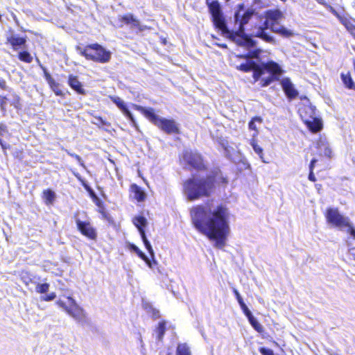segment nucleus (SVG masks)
Listing matches in <instances>:
<instances>
[{
	"mask_svg": "<svg viewBox=\"0 0 355 355\" xmlns=\"http://www.w3.org/2000/svg\"><path fill=\"white\" fill-rule=\"evenodd\" d=\"M67 302H64L59 300L56 303L62 308L78 323L83 325L87 322V315L83 310L71 297H67Z\"/></svg>",
	"mask_w": 355,
	"mask_h": 355,
	"instance_id": "8",
	"label": "nucleus"
},
{
	"mask_svg": "<svg viewBox=\"0 0 355 355\" xmlns=\"http://www.w3.org/2000/svg\"><path fill=\"white\" fill-rule=\"evenodd\" d=\"M354 33H355V31H354Z\"/></svg>",
	"mask_w": 355,
	"mask_h": 355,
	"instance_id": "61",
	"label": "nucleus"
},
{
	"mask_svg": "<svg viewBox=\"0 0 355 355\" xmlns=\"http://www.w3.org/2000/svg\"><path fill=\"white\" fill-rule=\"evenodd\" d=\"M49 284L47 283L37 284L35 288V291L38 293H46L49 291Z\"/></svg>",
	"mask_w": 355,
	"mask_h": 355,
	"instance_id": "32",
	"label": "nucleus"
},
{
	"mask_svg": "<svg viewBox=\"0 0 355 355\" xmlns=\"http://www.w3.org/2000/svg\"><path fill=\"white\" fill-rule=\"evenodd\" d=\"M77 49L79 53L87 60H92L101 63L107 62L111 58V53L98 44L89 45L84 49L78 47Z\"/></svg>",
	"mask_w": 355,
	"mask_h": 355,
	"instance_id": "9",
	"label": "nucleus"
},
{
	"mask_svg": "<svg viewBox=\"0 0 355 355\" xmlns=\"http://www.w3.org/2000/svg\"><path fill=\"white\" fill-rule=\"evenodd\" d=\"M281 85L288 98H294L298 95V92L295 88L294 85L291 83L289 78H283L281 81Z\"/></svg>",
	"mask_w": 355,
	"mask_h": 355,
	"instance_id": "17",
	"label": "nucleus"
},
{
	"mask_svg": "<svg viewBox=\"0 0 355 355\" xmlns=\"http://www.w3.org/2000/svg\"><path fill=\"white\" fill-rule=\"evenodd\" d=\"M0 87L2 88V89H6V83L5 80L0 79Z\"/></svg>",
	"mask_w": 355,
	"mask_h": 355,
	"instance_id": "50",
	"label": "nucleus"
},
{
	"mask_svg": "<svg viewBox=\"0 0 355 355\" xmlns=\"http://www.w3.org/2000/svg\"><path fill=\"white\" fill-rule=\"evenodd\" d=\"M252 15L253 12L249 10L244 12L243 14H241L240 12L235 13V23L239 26V28L238 31L236 32V37L234 35L233 37H231L235 40L239 45L246 46L248 48L254 46V42L251 38L243 37V34L244 31V25L248 23Z\"/></svg>",
	"mask_w": 355,
	"mask_h": 355,
	"instance_id": "5",
	"label": "nucleus"
},
{
	"mask_svg": "<svg viewBox=\"0 0 355 355\" xmlns=\"http://www.w3.org/2000/svg\"><path fill=\"white\" fill-rule=\"evenodd\" d=\"M176 355H191V352L186 344H180L178 346Z\"/></svg>",
	"mask_w": 355,
	"mask_h": 355,
	"instance_id": "31",
	"label": "nucleus"
},
{
	"mask_svg": "<svg viewBox=\"0 0 355 355\" xmlns=\"http://www.w3.org/2000/svg\"><path fill=\"white\" fill-rule=\"evenodd\" d=\"M318 145L319 152L321 155H323L328 157H331V150L329 148V146L327 143H326L324 141H320Z\"/></svg>",
	"mask_w": 355,
	"mask_h": 355,
	"instance_id": "23",
	"label": "nucleus"
},
{
	"mask_svg": "<svg viewBox=\"0 0 355 355\" xmlns=\"http://www.w3.org/2000/svg\"><path fill=\"white\" fill-rule=\"evenodd\" d=\"M259 352L262 355H275L272 349L265 347L260 348Z\"/></svg>",
	"mask_w": 355,
	"mask_h": 355,
	"instance_id": "41",
	"label": "nucleus"
},
{
	"mask_svg": "<svg viewBox=\"0 0 355 355\" xmlns=\"http://www.w3.org/2000/svg\"><path fill=\"white\" fill-rule=\"evenodd\" d=\"M234 293L235 294V296L236 297V300H237L239 305L244 303L240 293H239V291L236 289L234 288Z\"/></svg>",
	"mask_w": 355,
	"mask_h": 355,
	"instance_id": "43",
	"label": "nucleus"
},
{
	"mask_svg": "<svg viewBox=\"0 0 355 355\" xmlns=\"http://www.w3.org/2000/svg\"><path fill=\"white\" fill-rule=\"evenodd\" d=\"M150 254H151L150 253ZM150 256L152 257V258L153 259V263H155V261H154V255L153 256L150 255Z\"/></svg>",
	"mask_w": 355,
	"mask_h": 355,
	"instance_id": "56",
	"label": "nucleus"
},
{
	"mask_svg": "<svg viewBox=\"0 0 355 355\" xmlns=\"http://www.w3.org/2000/svg\"><path fill=\"white\" fill-rule=\"evenodd\" d=\"M45 77L47 83H49L50 87L54 92V93L57 96L62 95V92L59 88V84L54 80V79L51 76V75L46 72Z\"/></svg>",
	"mask_w": 355,
	"mask_h": 355,
	"instance_id": "19",
	"label": "nucleus"
},
{
	"mask_svg": "<svg viewBox=\"0 0 355 355\" xmlns=\"http://www.w3.org/2000/svg\"><path fill=\"white\" fill-rule=\"evenodd\" d=\"M137 255L141 258L146 263V264L150 267V268H153V264H152V262L150 261V260L148 259V257L142 252V251H140Z\"/></svg>",
	"mask_w": 355,
	"mask_h": 355,
	"instance_id": "38",
	"label": "nucleus"
},
{
	"mask_svg": "<svg viewBox=\"0 0 355 355\" xmlns=\"http://www.w3.org/2000/svg\"><path fill=\"white\" fill-rule=\"evenodd\" d=\"M255 63L252 60L248 61L245 64H241L238 67V69L241 71L248 72L252 70L253 67H254Z\"/></svg>",
	"mask_w": 355,
	"mask_h": 355,
	"instance_id": "30",
	"label": "nucleus"
},
{
	"mask_svg": "<svg viewBox=\"0 0 355 355\" xmlns=\"http://www.w3.org/2000/svg\"><path fill=\"white\" fill-rule=\"evenodd\" d=\"M153 316L154 317H159V311H155V310H153Z\"/></svg>",
	"mask_w": 355,
	"mask_h": 355,
	"instance_id": "54",
	"label": "nucleus"
},
{
	"mask_svg": "<svg viewBox=\"0 0 355 355\" xmlns=\"http://www.w3.org/2000/svg\"><path fill=\"white\" fill-rule=\"evenodd\" d=\"M316 162H317V160L315 159H313L311 160V164L309 165V170L310 171H313L314 167H315V164Z\"/></svg>",
	"mask_w": 355,
	"mask_h": 355,
	"instance_id": "49",
	"label": "nucleus"
},
{
	"mask_svg": "<svg viewBox=\"0 0 355 355\" xmlns=\"http://www.w3.org/2000/svg\"><path fill=\"white\" fill-rule=\"evenodd\" d=\"M308 178L311 182H315L316 181V178L315 177L314 173H313V171H310Z\"/></svg>",
	"mask_w": 355,
	"mask_h": 355,
	"instance_id": "47",
	"label": "nucleus"
},
{
	"mask_svg": "<svg viewBox=\"0 0 355 355\" xmlns=\"http://www.w3.org/2000/svg\"><path fill=\"white\" fill-rule=\"evenodd\" d=\"M340 76H341L342 81L346 87H347L348 89H354L355 88L354 82L353 81L349 72L342 73Z\"/></svg>",
	"mask_w": 355,
	"mask_h": 355,
	"instance_id": "21",
	"label": "nucleus"
},
{
	"mask_svg": "<svg viewBox=\"0 0 355 355\" xmlns=\"http://www.w3.org/2000/svg\"><path fill=\"white\" fill-rule=\"evenodd\" d=\"M331 355H338V354H331Z\"/></svg>",
	"mask_w": 355,
	"mask_h": 355,
	"instance_id": "60",
	"label": "nucleus"
},
{
	"mask_svg": "<svg viewBox=\"0 0 355 355\" xmlns=\"http://www.w3.org/2000/svg\"><path fill=\"white\" fill-rule=\"evenodd\" d=\"M69 84L70 87L76 91L78 94H84L85 90L82 87L81 83L78 80L76 76H69Z\"/></svg>",
	"mask_w": 355,
	"mask_h": 355,
	"instance_id": "18",
	"label": "nucleus"
},
{
	"mask_svg": "<svg viewBox=\"0 0 355 355\" xmlns=\"http://www.w3.org/2000/svg\"><path fill=\"white\" fill-rule=\"evenodd\" d=\"M248 319L250 324L257 331H258L259 333H261L263 331V326L257 321V320L253 315H252Z\"/></svg>",
	"mask_w": 355,
	"mask_h": 355,
	"instance_id": "28",
	"label": "nucleus"
},
{
	"mask_svg": "<svg viewBox=\"0 0 355 355\" xmlns=\"http://www.w3.org/2000/svg\"><path fill=\"white\" fill-rule=\"evenodd\" d=\"M190 215L195 228L214 241L215 248L223 249L226 245L230 214L225 206L198 205L191 209Z\"/></svg>",
	"mask_w": 355,
	"mask_h": 355,
	"instance_id": "1",
	"label": "nucleus"
},
{
	"mask_svg": "<svg viewBox=\"0 0 355 355\" xmlns=\"http://www.w3.org/2000/svg\"><path fill=\"white\" fill-rule=\"evenodd\" d=\"M258 56V53L257 51L255 52H253L252 54H251L250 53H249L247 55H241V57L242 58H256Z\"/></svg>",
	"mask_w": 355,
	"mask_h": 355,
	"instance_id": "45",
	"label": "nucleus"
},
{
	"mask_svg": "<svg viewBox=\"0 0 355 355\" xmlns=\"http://www.w3.org/2000/svg\"><path fill=\"white\" fill-rule=\"evenodd\" d=\"M78 229L80 232L90 239H95L96 233L95 229L89 223L81 221L79 219L76 220Z\"/></svg>",
	"mask_w": 355,
	"mask_h": 355,
	"instance_id": "14",
	"label": "nucleus"
},
{
	"mask_svg": "<svg viewBox=\"0 0 355 355\" xmlns=\"http://www.w3.org/2000/svg\"><path fill=\"white\" fill-rule=\"evenodd\" d=\"M318 3L321 4V5H323V6H325L326 5V3L324 1V0H315Z\"/></svg>",
	"mask_w": 355,
	"mask_h": 355,
	"instance_id": "53",
	"label": "nucleus"
},
{
	"mask_svg": "<svg viewBox=\"0 0 355 355\" xmlns=\"http://www.w3.org/2000/svg\"><path fill=\"white\" fill-rule=\"evenodd\" d=\"M223 182H226L227 181L225 180V178H223Z\"/></svg>",
	"mask_w": 355,
	"mask_h": 355,
	"instance_id": "58",
	"label": "nucleus"
},
{
	"mask_svg": "<svg viewBox=\"0 0 355 355\" xmlns=\"http://www.w3.org/2000/svg\"><path fill=\"white\" fill-rule=\"evenodd\" d=\"M207 4L215 26L221 31L223 35L227 37H233V33H231L226 26L219 2L217 0H207Z\"/></svg>",
	"mask_w": 355,
	"mask_h": 355,
	"instance_id": "10",
	"label": "nucleus"
},
{
	"mask_svg": "<svg viewBox=\"0 0 355 355\" xmlns=\"http://www.w3.org/2000/svg\"><path fill=\"white\" fill-rule=\"evenodd\" d=\"M130 249L133 250L137 254L141 251L140 249L134 244L130 245Z\"/></svg>",
	"mask_w": 355,
	"mask_h": 355,
	"instance_id": "48",
	"label": "nucleus"
},
{
	"mask_svg": "<svg viewBox=\"0 0 355 355\" xmlns=\"http://www.w3.org/2000/svg\"><path fill=\"white\" fill-rule=\"evenodd\" d=\"M131 190L133 193L134 198L139 202L143 201L146 198L145 193L141 190V189L137 186L132 185L131 187Z\"/></svg>",
	"mask_w": 355,
	"mask_h": 355,
	"instance_id": "22",
	"label": "nucleus"
},
{
	"mask_svg": "<svg viewBox=\"0 0 355 355\" xmlns=\"http://www.w3.org/2000/svg\"><path fill=\"white\" fill-rule=\"evenodd\" d=\"M111 101L116 104V105L123 112V114L131 121L135 125L136 121L132 113L128 110L125 102L119 96H110Z\"/></svg>",
	"mask_w": 355,
	"mask_h": 355,
	"instance_id": "16",
	"label": "nucleus"
},
{
	"mask_svg": "<svg viewBox=\"0 0 355 355\" xmlns=\"http://www.w3.org/2000/svg\"><path fill=\"white\" fill-rule=\"evenodd\" d=\"M300 115L310 130L317 132L322 129L321 120L316 116L315 109L311 105H304L299 110Z\"/></svg>",
	"mask_w": 355,
	"mask_h": 355,
	"instance_id": "11",
	"label": "nucleus"
},
{
	"mask_svg": "<svg viewBox=\"0 0 355 355\" xmlns=\"http://www.w3.org/2000/svg\"><path fill=\"white\" fill-rule=\"evenodd\" d=\"M240 306L248 318L252 315L251 311L248 309V306L245 303L240 304Z\"/></svg>",
	"mask_w": 355,
	"mask_h": 355,
	"instance_id": "40",
	"label": "nucleus"
},
{
	"mask_svg": "<svg viewBox=\"0 0 355 355\" xmlns=\"http://www.w3.org/2000/svg\"><path fill=\"white\" fill-rule=\"evenodd\" d=\"M315 187H316L318 189H320V185H319V184H315Z\"/></svg>",
	"mask_w": 355,
	"mask_h": 355,
	"instance_id": "55",
	"label": "nucleus"
},
{
	"mask_svg": "<svg viewBox=\"0 0 355 355\" xmlns=\"http://www.w3.org/2000/svg\"><path fill=\"white\" fill-rule=\"evenodd\" d=\"M12 19L15 21V22L17 24H18V23H19L18 19H17V16L13 12H12Z\"/></svg>",
	"mask_w": 355,
	"mask_h": 355,
	"instance_id": "52",
	"label": "nucleus"
},
{
	"mask_svg": "<svg viewBox=\"0 0 355 355\" xmlns=\"http://www.w3.org/2000/svg\"><path fill=\"white\" fill-rule=\"evenodd\" d=\"M43 198L45 200V203L46 205H50L55 200V193L50 189L44 190L43 191Z\"/></svg>",
	"mask_w": 355,
	"mask_h": 355,
	"instance_id": "25",
	"label": "nucleus"
},
{
	"mask_svg": "<svg viewBox=\"0 0 355 355\" xmlns=\"http://www.w3.org/2000/svg\"><path fill=\"white\" fill-rule=\"evenodd\" d=\"M19 58L20 60L27 63H31L33 60V58L31 54L27 51L21 52L19 54Z\"/></svg>",
	"mask_w": 355,
	"mask_h": 355,
	"instance_id": "33",
	"label": "nucleus"
},
{
	"mask_svg": "<svg viewBox=\"0 0 355 355\" xmlns=\"http://www.w3.org/2000/svg\"><path fill=\"white\" fill-rule=\"evenodd\" d=\"M183 159L194 168L200 170L204 167L202 157L196 152L186 150Z\"/></svg>",
	"mask_w": 355,
	"mask_h": 355,
	"instance_id": "13",
	"label": "nucleus"
},
{
	"mask_svg": "<svg viewBox=\"0 0 355 355\" xmlns=\"http://www.w3.org/2000/svg\"><path fill=\"white\" fill-rule=\"evenodd\" d=\"M165 325H166L165 322H161L159 323V325L155 330L156 338L159 341H161L162 340V338L164 335L165 329H166Z\"/></svg>",
	"mask_w": 355,
	"mask_h": 355,
	"instance_id": "26",
	"label": "nucleus"
},
{
	"mask_svg": "<svg viewBox=\"0 0 355 355\" xmlns=\"http://www.w3.org/2000/svg\"><path fill=\"white\" fill-rule=\"evenodd\" d=\"M8 42H9L13 47L14 49H17V47L24 45L26 42V40L22 37H16L12 35L7 39Z\"/></svg>",
	"mask_w": 355,
	"mask_h": 355,
	"instance_id": "20",
	"label": "nucleus"
},
{
	"mask_svg": "<svg viewBox=\"0 0 355 355\" xmlns=\"http://www.w3.org/2000/svg\"><path fill=\"white\" fill-rule=\"evenodd\" d=\"M220 145L225 150V156L230 159H232L234 153L236 152L234 148L230 146L228 141L225 140H222Z\"/></svg>",
	"mask_w": 355,
	"mask_h": 355,
	"instance_id": "24",
	"label": "nucleus"
},
{
	"mask_svg": "<svg viewBox=\"0 0 355 355\" xmlns=\"http://www.w3.org/2000/svg\"><path fill=\"white\" fill-rule=\"evenodd\" d=\"M253 71V78L255 81L264 73L265 71H268L271 73V76L265 79L263 78V86H268L272 81L280 76L283 73L282 67L275 62L270 61L266 64H262V66H259L255 63L254 67L252 69Z\"/></svg>",
	"mask_w": 355,
	"mask_h": 355,
	"instance_id": "7",
	"label": "nucleus"
},
{
	"mask_svg": "<svg viewBox=\"0 0 355 355\" xmlns=\"http://www.w3.org/2000/svg\"><path fill=\"white\" fill-rule=\"evenodd\" d=\"M215 180L212 176L206 178L193 176L186 180L183 191L189 200L193 201L203 197H208L213 191Z\"/></svg>",
	"mask_w": 355,
	"mask_h": 355,
	"instance_id": "3",
	"label": "nucleus"
},
{
	"mask_svg": "<svg viewBox=\"0 0 355 355\" xmlns=\"http://www.w3.org/2000/svg\"><path fill=\"white\" fill-rule=\"evenodd\" d=\"M341 23L345 26V28L354 35L355 36V33L354 31H355V25L352 24L350 21L345 18H340Z\"/></svg>",
	"mask_w": 355,
	"mask_h": 355,
	"instance_id": "29",
	"label": "nucleus"
},
{
	"mask_svg": "<svg viewBox=\"0 0 355 355\" xmlns=\"http://www.w3.org/2000/svg\"><path fill=\"white\" fill-rule=\"evenodd\" d=\"M134 107L164 132L167 134H176L179 132L178 125L173 119H167L157 115L152 107H145L137 105H135Z\"/></svg>",
	"mask_w": 355,
	"mask_h": 355,
	"instance_id": "4",
	"label": "nucleus"
},
{
	"mask_svg": "<svg viewBox=\"0 0 355 355\" xmlns=\"http://www.w3.org/2000/svg\"><path fill=\"white\" fill-rule=\"evenodd\" d=\"M56 297V295L55 293H50L49 295L45 296V297H43V300L44 301H51L53 300H54Z\"/></svg>",
	"mask_w": 355,
	"mask_h": 355,
	"instance_id": "44",
	"label": "nucleus"
},
{
	"mask_svg": "<svg viewBox=\"0 0 355 355\" xmlns=\"http://www.w3.org/2000/svg\"><path fill=\"white\" fill-rule=\"evenodd\" d=\"M284 15L279 10H269L265 12V21L263 27H259L255 33V36L263 39L268 42H273L272 36L266 33V30L270 28L272 32L280 35L288 37L293 35V32L280 24Z\"/></svg>",
	"mask_w": 355,
	"mask_h": 355,
	"instance_id": "2",
	"label": "nucleus"
},
{
	"mask_svg": "<svg viewBox=\"0 0 355 355\" xmlns=\"http://www.w3.org/2000/svg\"><path fill=\"white\" fill-rule=\"evenodd\" d=\"M21 279L26 286H28L32 282V278L28 272H22Z\"/></svg>",
	"mask_w": 355,
	"mask_h": 355,
	"instance_id": "34",
	"label": "nucleus"
},
{
	"mask_svg": "<svg viewBox=\"0 0 355 355\" xmlns=\"http://www.w3.org/2000/svg\"><path fill=\"white\" fill-rule=\"evenodd\" d=\"M258 121L259 123L261 122V119L260 117H255L254 118L250 123H249V128L251 130H257V127L255 125V122Z\"/></svg>",
	"mask_w": 355,
	"mask_h": 355,
	"instance_id": "39",
	"label": "nucleus"
},
{
	"mask_svg": "<svg viewBox=\"0 0 355 355\" xmlns=\"http://www.w3.org/2000/svg\"><path fill=\"white\" fill-rule=\"evenodd\" d=\"M252 147L253 148L254 152L259 156L260 159L263 162L266 163V162L263 159V149L261 146H259L254 139H252L250 143Z\"/></svg>",
	"mask_w": 355,
	"mask_h": 355,
	"instance_id": "27",
	"label": "nucleus"
},
{
	"mask_svg": "<svg viewBox=\"0 0 355 355\" xmlns=\"http://www.w3.org/2000/svg\"><path fill=\"white\" fill-rule=\"evenodd\" d=\"M73 174L75 175V177L80 181L82 182V184L86 187L85 182H84V180H83V178H81L80 175L78 173H76L75 171H73Z\"/></svg>",
	"mask_w": 355,
	"mask_h": 355,
	"instance_id": "46",
	"label": "nucleus"
},
{
	"mask_svg": "<svg viewBox=\"0 0 355 355\" xmlns=\"http://www.w3.org/2000/svg\"><path fill=\"white\" fill-rule=\"evenodd\" d=\"M66 152L67 153V154H68L69 156H71V157H74V158L77 160V162H78V164H79L82 167H83L85 170H87V167L85 166V164H84L83 161L82 160L81 157H80L79 155H76V154H74V153H72L69 152V150H66Z\"/></svg>",
	"mask_w": 355,
	"mask_h": 355,
	"instance_id": "35",
	"label": "nucleus"
},
{
	"mask_svg": "<svg viewBox=\"0 0 355 355\" xmlns=\"http://www.w3.org/2000/svg\"><path fill=\"white\" fill-rule=\"evenodd\" d=\"M1 20V15H0V21Z\"/></svg>",
	"mask_w": 355,
	"mask_h": 355,
	"instance_id": "59",
	"label": "nucleus"
},
{
	"mask_svg": "<svg viewBox=\"0 0 355 355\" xmlns=\"http://www.w3.org/2000/svg\"><path fill=\"white\" fill-rule=\"evenodd\" d=\"M349 253L350 256L353 257V259L355 260V248H352L349 250Z\"/></svg>",
	"mask_w": 355,
	"mask_h": 355,
	"instance_id": "51",
	"label": "nucleus"
},
{
	"mask_svg": "<svg viewBox=\"0 0 355 355\" xmlns=\"http://www.w3.org/2000/svg\"><path fill=\"white\" fill-rule=\"evenodd\" d=\"M137 255L141 258L146 263V264L150 267V268H153V264H152V262L150 261V260L148 259V257L142 252V251H140Z\"/></svg>",
	"mask_w": 355,
	"mask_h": 355,
	"instance_id": "37",
	"label": "nucleus"
},
{
	"mask_svg": "<svg viewBox=\"0 0 355 355\" xmlns=\"http://www.w3.org/2000/svg\"><path fill=\"white\" fill-rule=\"evenodd\" d=\"M120 21L130 26V28L137 30L139 32L143 31L146 28V26L141 25L140 21L131 14L121 17Z\"/></svg>",
	"mask_w": 355,
	"mask_h": 355,
	"instance_id": "15",
	"label": "nucleus"
},
{
	"mask_svg": "<svg viewBox=\"0 0 355 355\" xmlns=\"http://www.w3.org/2000/svg\"><path fill=\"white\" fill-rule=\"evenodd\" d=\"M137 255L141 258L146 263V264L150 267V268H153V264H152V262L150 261V260L148 259V257L142 252V251H140Z\"/></svg>",
	"mask_w": 355,
	"mask_h": 355,
	"instance_id": "36",
	"label": "nucleus"
},
{
	"mask_svg": "<svg viewBox=\"0 0 355 355\" xmlns=\"http://www.w3.org/2000/svg\"><path fill=\"white\" fill-rule=\"evenodd\" d=\"M326 218L328 223L346 231L355 239V228L353 227L348 217L340 214L338 209L329 208L326 213Z\"/></svg>",
	"mask_w": 355,
	"mask_h": 355,
	"instance_id": "6",
	"label": "nucleus"
},
{
	"mask_svg": "<svg viewBox=\"0 0 355 355\" xmlns=\"http://www.w3.org/2000/svg\"><path fill=\"white\" fill-rule=\"evenodd\" d=\"M0 144H1V146L4 148L3 144H2L1 141L0 140Z\"/></svg>",
	"mask_w": 355,
	"mask_h": 355,
	"instance_id": "57",
	"label": "nucleus"
},
{
	"mask_svg": "<svg viewBox=\"0 0 355 355\" xmlns=\"http://www.w3.org/2000/svg\"><path fill=\"white\" fill-rule=\"evenodd\" d=\"M133 223L137 227L143 242L148 252L150 253L152 256H153V248L150 242L148 241L144 230V227H145L147 225V220L143 216H136L133 218Z\"/></svg>",
	"mask_w": 355,
	"mask_h": 355,
	"instance_id": "12",
	"label": "nucleus"
},
{
	"mask_svg": "<svg viewBox=\"0 0 355 355\" xmlns=\"http://www.w3.org/2000/svg\"><path fill=\"white\" fill-rule=\"evenodd\" d=\"M95 119H96V121L94 122L95 124H97L98 125H110V124L107 121H105L101 117L95 118Z\"/></svg>",
	"mask_w": 355,
	"mask_h": 355,
	"instance_id": "42",
	"label": "nucleus"
}]
</instances>
